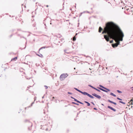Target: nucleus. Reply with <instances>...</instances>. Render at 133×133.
Returning <instances> with one entry per match:
<instances>
[{
    "label": "nucleus",
    "instance_id": "4d7b16f0",
    "mask_svg": "<svg viewBox=\"0 0 133 133\" xmlns=\"http://www.w3.org/2000/svg\"><path fill=\"white\" fill-rule=\"evenodd\" d=\"M77 35V34H76V35Z\"/></svg>",
    "mask_w": 133,
    "mask_h": 133
},
{
    "label": "nucleus",
    "instance_id": "0eeeda50",
    "mask_svg": "<svg viewBox=\"0 0 133 133\" xmlns=\"http://www.w3.org/2000/svg\"><path fill=\"white\" fill-rule=\"evenodd\" d=\"M92 95L99 99H100L101 98L100 96L98 95L95 93L92 94Z\"/></svg>",
    "mask_w": 133,
    "mask_h": 133
},
{
    "label": "nucleus",
    "instance_id": "412c9836",
    "mask_svg": "<svg viewBox=\"0 0 133 133\" xmlns=\"http://www.w3.org/2000/svg\"><path fill=\"white\" fill-rule=\"evenodd\" d=\"M72 103L74 104H76L77 105H79V104L78 103H75V102H72Z\"/></svg>",
    "mask_w": 133,
    "mask_h": 133
},
{
    "label": "nucleus",
    "instance_id": "7ed1b4c3",
    "mask_svg": "<svg viewBox=\"0 0 133 133\" xmlns=\"http://www.w3.org/2000/svg\"><path fill=\"white\" fill-rule=\"evenodd\" d=\"M112 38H114V40L116 42V43L114 44V45L112 46L113 47H117L120 44L119 37L117 32L112 36Z\"/></svg>",
    "mask_w": 133,
    "mask_h": 133
},
{
    "label": "nucleus",
    "instance_id": "49530a36",
    "mask_svg": "<svg viewBox=\"0 0 133 133\" xmlns=\"http://www.w3.org/2000/svg\"><path fill=\"white\" fill-rule=\"evenodd\" d=\"M44 96L42 97V98H44Z\"/></svg>",
    "mask_w": 133,
    "mask_h": 133
},
{
    "label": "nucleus",
    "instance_id": "de8ad7c7",
    "mask_svg": "<svg viewBox=\"0 0 133 133\" xmlns=\"http://www.w3.org/2000/svg\"><path fill=\"white\" fill-rule=\"evenodd\" d=\"M92 104H93L94 105V103H93V102H92Z\"/></svg>",
    "mask_w": 133,
    "mask_h": 133
},
{
    "label": "nucleus",
    "instance_id": "3c124183",
    "mask_svg": "<svg viewBox=\"0 0 133 133\" xmlns=\"http://www.w3.org/2000/svg\"><path fill=\"white\" fill-rule=\"evenodd\" d=\"M87 114H88L89 113V111H87Z\"/></svg>",
    "mask_w": 133,
    "mask_h": 133
},
{
    "label": "nucleus",
    "instance_id": "1a4fd4ad",
    "mask_svg": "<svg viewBox=\"0 0 133 133\" xmlns=\"http://www.w3.org/2000/svg\"><path fill=\"white\" fill-rule=\"evenodd\" d=\"M97 88H98V89H100L102 91H104V92H108V91H108L107 90H105L104 89L101 88H100L99 87H97Z\"/></svg>",
    "mask_w": 133,
    "mask_h": 133
},
{
    "label": "nucleus",
    "instance_id": "393cba45",
    "mask_svg": "<svg viewBox=\"0 0 133 133\" xmlns=\"http://www.w3.org/2000/svg\"><path fill=\"white\" fill-rule=\"evenodd\" d=\"M61 41V42H64V39H63V38H62V39H60Z\"/></svg>",
    "mask_w": 133,
    "mask_h": 133
},
{
    "label": "nucleus",
    "instance_id": "f704fd0d",
    "mask_svg": "<svg viewBox=\"0 0 133 133\" xmlns=\"http://www.w3.org/2000/svg\"><path fill=\"white\" fill-rule=\"evenodd\" d=\"M76 102L78 103H79V101L77 99L76 100Z\"/></svg>",
    "mask_w": 133,
    "mask_h": 133
},
{
    "label": "nucleus",
    "instance_id": "4468645a",
    "mask_svg": "<svg viewBox=\"0 0 133 133\" xmlns=\"http://www.w3.org/2000/svg\"><path fill=\"white\" fill-rule=\"evenodd\" d=\"M17 57H15L12 59L11 61H15L17 59Z\"/></svg>",
    "mask_w": 133,
    "mask_h": 133
},
{
    "label": "nucleus",
    "instance_id": "ddd939ff",
    "mask_svg": "<svg viewBox=\"0 0 133 133\" xmlns=\"http://www.w3.org/2000/svg\"><path fill=\"white\" fill-rule=\"evenodd\" d=\"M74 89H75V90H76L77 91H78L79 92L81 93L82 94H83V92H82V91L79 90L78 89H77V88H74Z\"/></svg>",
    "mask_w": 133,
    "mask_h": 133
},
{
    "label": "nucleus",
    "instance_id": "58836bf2",
    "mask_svg": "<svg viewBox=\"0 0 133 133\" xmlns=\"http://www.w3.org/2000/svg\"><path fill=\"white\" fill-rule=\"evenodd\" d=\"M74 101H76V100H77V99H75V98H74Z\"/></svg>",
    "mask_w": 133,
    "mask_h": 133
},
{
    "label": "nucleus",
    "instance_id": "4c0bfd02",
    "mask_svg": "<svg viewBox=\"0 0 133 133\" xmlns=\"http://www.w3.org/2000/svg\"><path fill=\"white\" fill-rule=\"evenodd\" d=\"M94 110H97V109L96 108H94Z\"/></svg>",
    "mask_w": 133,
    "mask_h": 133
},
{
    "label": "nucleus",
    "instance_id": "69168bd1",
    "mask_svg": "<svg viewBox=\"0 0 133 133\" xmlns=\"http://www.w3.org/2000/svg\"><path fill=\"white\" fill-rule=\"evenodd\" d=\"M132 90H133V89H132Z\"/></svg>",
    "mask_w": 133,
    "mask_h": 133
},
{
    "label": "nucleus",
    "instance_id": "13d9d810",
    "mask_svg": "<svg viewBox=\"0 0 133 133\" xmlns=\"http://www.w3.org/2000/svg\"><path fill=\"white\" fill-rule=\"evenodd\" d=\"M90 32V31H89L88 32Z\"/></svg>",
    "mask_w": 133,
    "mask_h": 133
},
{
    "label": "nucleus",
    "instance_id": "5701e85b",
    "mask_svg": "<svg viewBox=\"0 0 133 133\" xmlns=\"http://www.w3.org/2000/svg\"><path fill=\"white\" fill-rule=\"evenodd\" d=\"M76 37L75 36L74 37L72 38V41H75L76 40Z\"/></svg>",
    "mask_w": 133,
    "mask_h": 133
},
{
    "label": "nucleus",
    "instance_id": "a878e982",
    "mask_svg": "<svg viewBox=\"0 0 133 133\" xmlns=\"http://www.w3.org/2000/svg\"><path fill=\"white\" fill-rule=\"evenodd\" d=\"M64 51L65 53H66L67 54H69V52H67V50H64Z\"/></svg>",
    "mask_w": 133,
    "mask_h": 133
},
{
    "label": "nucleus",
    "instance_id": "cd10ccee",
    "mask_svg": "<svg viewBox=\"0 0 133 133\" xmlns=\"http://www.w3.org/2000/svg\"><path fill=\"white\" fill-rule=\"evenodd\" d=\"M117 99L118 100H122V99H121L120 98H119V97H117Z\"/></svg>",
    "mask_w": 133,
    "mask_h": 133
},
{
    "label": "nucleus",
    "instance_id": "a19ab883",
    "mask_svg": "<svg viewBox=\"0 0 133 133\" xmlns=\"http://www.w3.org/2000/svg\"><path fill=\"white\" fill-rule=\"evenodd\" d=\"M70 97L71 98H72V99H74V97H72V96H71Z\"/></svg>",
    "mask_w": 133,
    "mask_h": 133
},
{
    "label": "nucleus",
    "instance_id": "7c9ffc66",
    "mask_svg": "<svg viewBox=\"0 0 133 133\" xmlns=\"http://www.w3.org/2000/svg\"><path fill=\"white\" fill-rule=\"evenodd\" d=\"M113 40H112L110 41V43H113Z\"/></svg>",
    "mask_w": 133,
    "mask_h": 133
},
{
    "label": "nucleus",
    "instance_id": "6e6d98bb",
    "mask_svg": "<svg viewBox=\"0 0 133 133\" xmlns=\"http://www.w3.org/2000/svg\"><path fill=\"white\" fill-rule=\"evenodd\" d=\"M90 24H91V22H90Z\"/></svg>",
    "mask_w": 133,
    "mask_h": 133
},
{
    "label": "nucleus",
    "instance_id": "052dcab7",
    "mask_svg": "<svg viewBox=\"0 0 133 133\" xmlns=\"http://www.w3.org/2000/svg\"><path fill=\"white\" fill-rule=\"evenodd\" d=\"M90 70H91V69H90Z\"/></svg>",
    "mask_w": 133,
    "mask_h": 133
},
{
    "label": "nucleus",
    "instance_id": "5fc2aeb1",
    "mask_svg": "<svg viewBox=\"0 0 133 133\" xmlns=\"http://www.w3.org/2000/svg\"><path fill=\"white\" fill-rule=\"evenodd\" d=\"M58 42H59V43H60V42L59 41H58Z\"/></svg>",
    "mask_w": 133,
    "mask_h": 133
},
{
    "label": "nucleus",
    "instance_id": "680f3d73",
    "mask_svg": "<svg viewBox=\"0 0 133 133\" xmlns=\"http://www.w3.org/2000/svg\"><path fill=\"white\" fill-rule=\"evenodd\" d=\"M87 12H88V13H89V12L88 11H87Z\"/></svg>",
    "mask_w": 133,
    "mask_h": 133
},
{
    "label": "nucleus",
    "instance_id": "423d86ee",
    "mask_svg": "<svg viewBox=\"0 0 133 133\" xmlns=\"http://www.w3.org/2000/svg\"><path fill=\"white\" fill-rule=\"evenodd\" d=\"M82 94L84 95H87L90 98H91V95L88 94L86 92H83Z\"/></svg>",
    "mask_w": 133,
    "mask_h": 133
},
{
    "label": "nucleus",
    "instance_id": "9b49d317",
    "mask_svg": "<svg viewBox=\"0 0 133 133\" xmlns=\"http://www.w3.org/2000/svg\"><path fill=\"white\" fill-rule=\"evenodd\" d=\"M24 122L25 123H26V122H27L29 123L30 124V125H31V126H32V123L31 122L29 121V120H28L26 119V120H25V121H24Z\"/></svg>",
    "mask_w": 133,
    "mask_h": 133
},
{
    "label": "nucleus",
    "instance_id": "6ab92c4d",
    "mask_svg": "<svg viewBox=\"0 0 133 133\" xmlns=\"http://www.w3.org/2000/svg\"><path fill=\"white\" fill-rule=\"evenodd\" d=\"M110 95L115 97H116V95L112 92H111L110 94Z\"/></svg>",
    "mask_w": 133,
    "mask_h": 133
},
{
    "label": "nucleus",
    "instance_id": "dca6fc26",
    "mask_svg": "<svg viewBox=\"0 0 133 133\" xmlns=\"http://www.w3.org/2000/svg\"><path fill=\"white\" fill-rule=\"evenodd\" d=\"M92 88H93L94 89H95V90H97V91H98L99 92H101L100 90H98V89H96L95 88V87H93V86H92Z\"/></svg>",
    "mask_w": 133,
    "mask_h": 133
},
{
    "label": "nucleus",
    "instance_id": "39448f33",
    "mask_svg": "<svg viewBox=\"0 0 133 133\" xmlns=\"http://www.w3.org/2000/svg\"><path fill=\"white\" fill-rule=\"evenodd\" d=\"M104 38L105 39L107 42H109V41L110 38L114 39V38H111L109 35H104Z\"/></svg>",
    "mask_w": 133,
    "mask_h": 133
},
{
    "label": "nucleus",
    "instance_id": "bb28decb",
    "mask_svg": "<svg viewBox=\"0 0 133 133\" xmlns=\"http://www.w3.org/2000/svg\"><path fill=\"white\" fill-rule=\"evenodd\" d=\"M34 103V102H32L31 104V105L30 106H29L28 107H30Z\"/></svg>",
    "mask_w": 133,
    "mask_h": 133
},
{
    "label": "nucleus",
    "instance_id": "f8f14e48",
    "mask_svg": "<svg viewBox=\"0 0 133 133\" xmlns=\"http://www.w3.org/2000/svg\"><path fill=\"white\" fill-rule=\"evenodd\" d=\"M108 102H110V103H111L113 104H114L115 105H116L117 104L115 102H114L113 101H112L110 100L109 99H108Z\"/></svg>",
    "mask_w": 133,
    "mask_h": 133
},
{
    "label": "nucleus",
    "instance_id": "a211bd4d",
    "mask_svg": "<svg viewBox=\"0 0 133 133\" xmlns=\"http://www.w3.org/2000/svg\"><path fill=\"white\" fill-rule=\"evenodd\" d=\"M36 54L38 56H39L40 57H41V58L43 57V55L41 54H40V55H39V54Z\"/></svg>",
    "mask_w": 133,
    "mask_h": 133
},
{
    "label": "nucleus",
    "instance_id": "c9c22d12",
    "mask_svg": "<svg viewBox=\"0 0 133 133\" xmlns=\"http://www.w3.org/2000/svg\"><path fill=\"white\" fill-rule=\"evenodd\" d=\"M79 103L81 104H83V103H82L80 101H79Z\"/></svg>",
    "mask_w": 133,
    "mask_h": 133
},
{
    "label": "nucleus",
    "instance_id": "4be33fe9",
    "mask_svg": "<svg viewBox=\"0 0 133 133\" xmlns=\"http://www.w3.org/2000/svg\"><path fill=\"white\" fill-rule=\"evenodd\" d=\"M119 102L120 103H122V104H125V103L124 102H123L122 101H119Z\"/></svg>",
    "mask_w": 133,
    "mask_h": 133
},
{
    "label": "nucleus",
    "instance_id": "603ef678",
    "mask_svg": "<svg viewBox=\"0 0 133 133\" xmlns=\"http://www.w3.org/2000/svg\"><path fill=\"white\" fill-rule=\"evenodd\" d=\"M90 18H91V17H89V19H90Z\"/></svg>",
    "mask_w": 133,
    "mask_h": 133
},
{
    "label": "nucleus",
    "instance_id": "c85d7f7f",
    "mask_svg": "<svg viewBox=\"0 0 133 133\" xmlns=\"http://www.w3.org/2000/svg\"><path fill=\"white\" fill-rule=\"evenodd\" d=\"M62 35H58V36H57V37H59V38H60L61 37H62Z\"/></svg>",
    "mask_w": 133,
    "mask_h": 133
},
{
    "label": "nucleus",
    "instance_id": "0e129e2a",
    "mask_svg": "<svg viewBox=\"0 0 133 133\" xmlns=\"http://www.w3.org/2000/svg\"><path fill=\"white\" fill-rule=\"evenodd\" d=\"M74 69H75V68H74Z\"/></svg>",
    "mask_w": 133,
    "mask_h": 133
},
{
    "label": "nucleus",
    "instance_id": "c756f323",
    "mask_svg": "<svg viewBox=\"0 0 133 133\" xmlns=\"http://www.w3.org/2000/svg\"><path fill=\"white\" fill-rule=\"evenodd\" d=\"M44 87H45V89H47L48 88V87L46 85H44Z\"/></svg>",
    "mask_w": 133,
    "mask_h": 133
},
{
    "label": "nucleus",
    "instance_id": "f257e3e1",
    "mask_svg": "<svg viewBox=\"0 0 133 133\" xmlns=\"http://www.w3.org/2000/svg\"><path fill=\"white\" fill-rule=\"evenodd\" d=\"M116 24L112 22H108L105 24V27L104 28V30L102 32V34H106L107 35H109L111 38L112 36L116 33L115 30Z\"/></svg>",
    "mask_w": 133,
    "mask_h": 133
},
{
    "label": "nucleus",
    "instance_id": "864d4df0",
    "mask_svg": "<svg viewBox=\"0 0 133 133\" xmlns=\"http://www.w3.org/2000/svg\"><path fill=\"white\" fill-rule=\"evenodd\" d=\"M96 70H97V69H96V70H94V71H96Z\"/></svg>",
    "mask_w": 133,
    "mask_h": 133
},
{
    "label": "nucleus",
    "instance_id": "f03ea898",
    "mask_svg": "<svg viewBox=\"0 0 133 133\" xmlns=\"http://www.w3.org/2000/svg\"><path fill=\"white\" fill-rule=\"evenodd\" d=\"M116 26L115 30L116 31L117 34L118 32L119 34V37L118 36L119 41H122L123 40V37L124 36V34L119 27L117 25Z\"/></svg>",
    "mask_w": 133,
    "mask_h": 133
},
{
    "label": "nucleus",
    "instance_id": "c03bdc74",
    "mask_svg": "<svg viewBox=\"0 0 133 133\" xmlns=\"http://www.w3.org/2000/svg\"><path fill=\"white\" fill-rule=\"evenodd\" d=\"M94 98V97L93 96H92V98Z\"/></svg>",
    "mask_w": 133,
    "mask_h": 133
},
{
    "label": "nucleus",
    "instance_id": "09e8293b",
    "mask_svg": "<svg viewBox=\"0 0 133 133\" xmlns=\"http://www.w3.org/2000/svg\"><path fill=\"white\" fill-rule=\"evenodd\" d=\"M101 105H103V106L104 105V104H101Z\"/></svg>",
    "mask_w": 133,
    "mask_h": 133
},
{
    "label": "nucleus",
    "instance_id": "e433bc0d",
    "mask_svg": "<svg viewBox=\"0 0 133 133\" xmlns=\"http://www.w3.org/2000/svg\"><path fill=\"white\" fill-rule=\"evenodd\" d=\"M132 102H129V103H130V104L132 105L133 104Z\"/></svg>",
    "mask_w": 133,
    "mask_h": 133
},
{
    "label": "nucleus",
    "instance_id": "f3484780",
    "mask_svg": "<svg viewBox=\"0 0 133 133\" xmlns=\"http://www.w3.org/2000/svg\"><path fill=\"white\" fill-rule=\"evenodd\" d=\"M84 102L85 103H87V106H89L90 105V104L88 102L86 101H85Z\"/></svg>",
    "mask_w": 133,
    "mask_h": 133
},
{
    "label": "nucleus",
    "instance_id": "473e14b6",
    "mask_svg": "<svg viewBox=\"0 0 133 133\" xmlns=\"http://www.w3.org/2000/svg\"><path fill=\"white\" fill-rule=\"evenodd\" d=\"M68 94H72V93H71V92H68Z\"/></svg>",
    "mask_w": 133,
    "mask_h": 133
},
{
    "label": "nucleus",
    "instance_id": "a18cd8bd",
    "mask_svg": "<svg viewBox=\"0 0 133 133\" xmlns=\"http://www.w3.org/2000/svg\"><path fill=\"white\" fill-rule=\"evenodd\" d=\"M54 98H55V97H52V99H54Z\"/></svg>",
    "mask_w": 133,
    "mask_h": 133
},
{
    "label": "nucleus",
    "instance_id": "79ce46f5",
    "mask_svg": "<svg viewBox=\"0 0 133 133\" xmlns=\"http://www.w3.org/2000/svg\"><path fill=\"white\" fill-rule=\"evenodd\" d=\"M46 7H49V5H47L46 6Z\"/></svg>",
    "mask_w": 133,
    "mask_h": 133
},
{
    "label": "nucleus",
    "instance_id": "20e7f679",
    "mask_svg": "<svg viewBox=\"0 0 133 133\" xmlns=\"http://www.w3.org/2000/svg\"><path fill=\"white\" fill-rule=\"evenodd\" d=\"M68 76L67 74H63L60 76L59 78L61 81H63Z\"/></svg>",
    "mask_w": 133,
    "mask_h": 133
},
{
    "label": "nucleus",
    "instance_id": "2eb2a0df",
    "mask_svg": "<svg viewBox=\"0 0 133 133\" xmlns=\"http://www.w3.org/2000/svg\"><path fill=\"white\" fill-rule=\"evenodd\" d=\"M102 30L103 29L101 26H100L99 28L98 32L100 33Z\"/></svg>",
    "mask_w": 133,
    "mask_h": 133
},
{
    "label": "nucleus",
    "instance_id": "72a5a7b5",
    "mask_svg": "<svg viewBox=\"0 0 133 133\" xmlns=\"http://www.w3.org/2000/svg\"><path fill=\"white\" fill-rule=\"evenodd\" d=\"M76 102L78 103H79V101L77 99L76 100Z\"/></svg>",
    "mask_w": 133,
    "mask_h": 133
},
{
    "label": "nucleus",
    "instance_id": "8fccbe9b",
    "mask_svg": "<svg viewBox=\"0 0 133 133\" xmlns=\"http://www.w3.org/2000/svg\"><path fill=\"white\" fill-rule=\"evenodd\" d=\"M50 24H51V21H50Z\"/></svg>",
    "mask_w": 133,
    "mask_h": 133
},
{
    "label": "nucleus",
    "instance_id": "6e6552de",
    "mask_svg": "<svg viewBox=\"0 0 133 133\" xmlns=\"http://www.w3.org/2000/svg\"><path fill=\"white\" fill-rule=\"evenodd\" d=\"M99 86L101 87V88H102L106 90H107L109 91H110V90H109V89H107V88L104 87V86H102V85H99Z\"/></svg>",
    "mask_w": 133,
    "mask_h": 133
},
{
    "label": "nucleus",
    "instance_id": "9d476101",
    "mask_svg": "<svg viewBox=\"0 0 133 133\" xmlns=\"http://www.w3.org/2000/svg\"><path fill=\"white\" fill-rule=\"evenodd\" d=\"M107 107H108V108H109V109H110L111 110L114 111V112H115L116 111V110L115 109H114L112 107H111L109 106H108Z\"/></svg>",
    "mask_w": 133,
    "mask_h": 133
},
{
    "label": "nucleus",
    "instance_id": "bf43d9fd",
    "mask_svg": "<svg viewBox=\"0 0 133 133\" xmlns=\"http://www.w3.org/2000/svg\"><path fill=\"white\" fill-rule=\"evenodd\" d=\"M12 36V35H11L10 36H11H11Z\"/></svg>",
    "mask_w": 133,
    "mask_h": 133
},
{
    "label": "nucleus",
    "instance_id": "2f4dec72",
    "mask_svg": "<svg viewBox=\"0 0 133 133\" xmlns=\"http://www.w3.org/2000/svg\"><path fill=\"white\" fill-rule=\"evenodd\" d=\"M133 102V99H131L130 100L129 102Z\"/></svg>",
    "mask_w": 133,
    "mask_h": 133
},
{
    "label": "nucleus",
    "instance_id": "aec40b11",
    "mask_svg": "<svg viewBox=\"0 0 133 133\" xmlns=\"http://www.w3.org/2000/svg\"><path fill=\"white\" fill-rule=\"evenodd\" d=\"M46 48H47V47H46V46H43L42 47H41L40 48V49L39 50V51L41 49H45Z\"/></svg>",
    "mask_w": 133,
    "mask_h": 133
},
{
    "label": "nucleus",
    "instance_id": "ea45409f",
    "mask_svg": "<svg viewBox=\"0 0 133 133\" xmlns=\"http://www.w3.org/2000/svg\"><path fill=\"white\" fill-rule=\"evenodd\" d=\"M88 86L90 87H91V85H90V84Z\"/></svg>",
    "mask_w": 133,
    "mask_h": 133
},
{
    "label": "nucleus",
    "instance_id": "e2e57ef3",
    "mask_svg": "<svg viewBox=\"0 0 133 133\" xmlns=\"http://www.w3.org/2000/svg\"><path fill=\"white\" fill-rule=\"evenodd\" d=\"M47 129H46V130H47Z\"/></svg>",
    "mask_w": 133,
    "mask_h": 133
},
{
    "label": "nucleus",
    "instance_id": "b1692460",
    "mask_svg": "<svg viewBox=\"0 0 133 133\" xmlns=\"http://www.w3.org/2000/svg\"><path fill=\"white\" fill-rule=\"evenodd\" d=\"M117 91L118 92V93H122V92L121 91L118 90H117Z\"/></svg>",
    "mask_w": 133,
    "mask_h": 133
},
{
    "label": "nucleus",
    "instance_id": "37998d69",
    "mask_svg": "<svg viewBox=\"0 0 133 133\" xmlns=\"http://www.w3.org/2000/svg\"><path fill=\"white\" fill-rule=\"evenodd\" d=\"M82 14V13H81L80 15L79 16H81V15Z\"/></svg>",
    "mask_w": 133,
    "mask_h": 133
}]
</instances>
